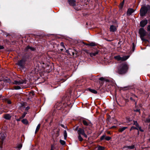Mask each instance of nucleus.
<instances>
[{
    "mask_svg": "<svg viewBox=\"0 0 150 150\" xmlns=\"http://www.w3.org/2000/svg\"><path fill=\"white\" fill-rule=\"evenodd\" d=\"M136 104H137V103H136V102H135V104L136 105Z\"/></svg>",
    "mask_w": 150,
    "mask_h": 150,
    "instance_id": "5fc2aeb1",
    "label": "nucleus"
},
{
    "mask_svg": "<svg viewBox=\"0 0 150 150\" xmlns=\"http://www.w3.org/2000/svg\"><path fill=\"white\" fill-rule=\"evenodd\" d=\"M54 146L53 145H52L51 146V149L50 150H54Z\"/></svg>",
    "mask_w": 150,
    "mask_h": 150,
    "instance_id": "c9c22d12",
    "label": "nucleus"
},
{
    "mask_svg": "<svg viewBox=\"0 0 150 150\" xmlns=\"http://www.w3.org/2000/svg\"><path fill=\"white\" fill-rule=\"evenodd\" d=\"M78 134L79 135L81 134L83 135L86 138L87 137V135L85 134L84 130L81 128H79L78 130Z\"/></svg>",
    "mask_w": 150,
    "mask_h": 150,
    "instance_id": "0eeeda50",
    "label": "nucleus"
},
{
    "mask_svg": "<svg viewBox=\"0 0 150 150\" xmlns=\"http://www.w3.org/2000/svg\"><path fill=\"white\" fill-rule=\"evenodd\" d=\"M149 140H150V139H149Z\"/></svg>",
    "mask_w": 150,
    "mask_h": 150,
    "instance_id": "052dcab7",
    "label": "nucleus"
},
{
    "mask_svg": "<svg viewBox=\"0 0 150 150\" xmlns=\"http://www.w3.org/2000/svg\"><path fill=\"white\" fill-rule=\"evenodd\" d=\"M130 99L132 100V101H133L134 102H135V99H134V98H133L132 97H131L130 98Z\"/></svg>",
    "mask_w": 150,
    "mask_h": 150,
    "instance_id": "a19ab883",
    "label": "nucleus"
},
{
    "mask_svg": "<svg viewBox=\"0 0 150 150\" xmlns=\"http://www.w3.org/2000/svg\"><path fill=\"white\" fill-rule=\"evenodd\" d=\"M128 68V66L126 63L121 64L118 67L117 72L119 74H124L127 71Z\"/></svg>",
    "mask_w": 150,
    "mask_h": 150,
    "instance_id": "f257e3e1",
    "label": "nucleus"
},
{
    "mask_svg": "<svg viewBox=\"0 0 150 150\" xmlns=\"http://www.w3.org/2000/svg\"><path fill=\"white\" fill-rule=\"evenodd\" d=\"M123 4H124V1L122 2L121 3H120V5H119V7L120 8H122L123 6Z\"/></svg>",
    "mask_w": 150,
    "mask_h": 150,
    "instance_id": "2f4dec72",
    "label": "nucleus"
},
{
    "mask_svg": "<svg viewBox=\"0 0 150 150\" xmlns=\"http://www.w3.org/2000/svg\"><path fill=\"white\" fill-rule=\"evenodd\" d=\"M88 45L90 46H94L96 45L95 43L93 42H91Z\"/></svg>",
    "mask_w": 150,
    "mask_h": 150,
    "instance_id": "c85d7f7f",
    "label": "nucleus"
},
{
    "mask_svg": "<svg viewBox=\"0 0 150 150\" xmlns=\"http://www.w3.org/2000/svg\"><path fill=\"white\" fill-rule=\"evenodd\" d=\"M40 124H39L38 125V126L37 127V128H36V130L35 131V133H37L38 132V130H39V129L40 128Z\"/></svg>",
    "mask_w": 150,
    "mask_h": 150,
    "instance_id": "aec40b11",
    "label": "nucleus"
},
{
    "mask_svg": "<svg viewBox=\"0 0 150 150\" xmlns=\"http://www.w3.org/2000/svg\"><path fill=\"white\" fill-rule=\"evenodd\" d=\"M14 89L16 90H18L21 88L20 86H15L13 87Z\"/></svg>",
    "mask_w": 150,
    "mask_h": 150,
    "instance_id": "bb28decb",
    "label": "nucleus"
},
{
    "mask_svg": "<svg viewBox=\"0 0 150 150\" xmlns=\"http://www.w3.org/2000/svg\"><path fill=\"white\" fill-rule=\"evenodd\" d=\"M135 112H139V110H138V109H137V110H135Z\"/></svg>",
    "mask_w": 150,
    "mask_h": 150,
    "instance_id": "de8ad7c7",
    "label": "nucleus"
},
{
    "mask_svg": "<svg viewBox=\"0 0 150 150\" xmlns=\"http://www.w3.org/2000/svg\"><path fill=\"white\" fill-rule=\"evenodd\" d=\"M131 96L133 98H134L135 99L136 98H137V96L134 94H132Z\"/></svg>",
    "mask_w": 150,
    "mask_h": 150,
    "instance_id": "72a5a7b5",
    "label": "nucleus"
},
{
    "mask_svg": "<svg viewBox=\"0 0 150 150\" xmlns=\"http://www.w3.org/2000/svg\"><path fill=\"white\" fill-rule=\"evenodd\" d=\"M134 11V10L132 8H129L127 11V14L128 16H129L133 13Z\"/></svg>",
    "mask_w": 150,
    "mask_h": 150,
    "instance_id": "ddd939ff",
    "label": "nucleus"
},
{
    "mask_svg": "<svg viewBox=\"0 0 150 150\" xmlns=\"http://www.w3.org/2000/svg\"><path fill=\"white\" fill-rule=\"evenodd\" d=\"M64 139H66L67 137V132L66 130H64Z\"/></svg>",
    "mask_w": 150,
    "mask_h": 150,
    "instance_id": "b1692460",
    "label": "nucleus"
},
{
    "mask_svg": "<svg viewBox=\"0 0 150 150\" xmlns=\"http://www.w3.org/2000/svg\"><path fill=\"white\" fill-rule=\"evenodd\" d=\"M78 138L79 141L82 142L83 140V139L81 136V135L79 134V135Z\"/></svg>",
    "mask_w": 150,
    "mask_h": 150,
    "instance_id": "393cba45",
    "label": "nucleus"
},
{
    "mask_svg": "<svg viewBox=\"0 0 150 150\" xmlns=\"http://www.w3.org/2000/svg\"><path fill=\"white\" fill-rule=\"evenodd\" d=\"M22 147V145L21 144H20L18 145L17 146V148L19 149H20Z\"/></svg>",
    "mask_w": 150,
    "mask_h": 150,
    "instance_id": "4c0bfd02",
    "label": "nucleus"
},
{
    "mask_svg": "<svg viewBox=\"0 0 150 150\" xmlns=\"http://www.w3.org/2000/svg\"><path fill=\"white\" fill-rule=\"evenodd\" d=\"M60 45L61 46H62V47H64V44H63V43L62 42L60 43Z\"/></svg>",
    "mask_w": 150,
    "mask_h": 150,
    "instance_id": "c03bdc74",
    "label": "nucleus"
},
{
    "mask_svg": "<svg viewBox=\"0 0 150 150\" xmlns=\"http://www.w3.org/2000/svg\"><path fill=\"white\" fill-rule=\"evenodd\" d=\"M83 123L85 125L87 126L88 125V123L87 122L86 120H83Z\"/></svg>",
    "mask_w": 150,
    "mask_h": 150,
    "instance_id": "5701e85b",
    "label": "nucleus"
},
{
    "mask_svg": "<svg viewBox=\"0 0 150 150\" xmlns=\"http://www.w3.org/2000/svg\"><path fill=\"white\" fill-rule=\"evenodd\" d=\"M82 6L79 4H75L74 6V9L77 11L81 10L82 8Z\"/></svg>",
    "mask_w": 150,
    "mask_h": 150,
    "instance_id": "1a4fd4ad",
    "label": "nucleus"
},
{
    "mask_svg": "<svg viewBox=\"0 0 150 150\" xmlns=\"http://www.w3.org/2000/svg\"><path fill=\"white\" fill-rule=\"evenodd\" d=\"M11 116L8 114H6L4 115V118L7 120H9L11 118Z\"/></svg>",
    "mask_w": 150,
    "mask_h": 150,
    "instance_id": "f3484780",
    "label": "nucleus"
},
{
    "mask_svg": "<svg viewBox=\"0 0 150 150\" xmlns=\"http://www.w3.org/2000/svg\"><path fill=\"white\" fill-rule=\"evenodd\" d=\"M88 90L90 91L93 93L96 94L97 93V91L94 89H92L90 88H89Z\"/></svg>",
    "mask_w": 150,
    "mask_h": 150,
    "instance_id": "6ab92c4d",
    "label": "nucleus"
},
{
    "mask_svg": "<svg viewBox=\"0 0 150 150\" xmlns=\"http://www.w3.org/2000/svg\"><path fill=\"white\" fill-rule=\"evenodd\" d=\"M99 80L100 81H99V83L101 86L103 84L105 81H109V80L105 77H101L99 79Z\"/></svg>",
    "mask_w": 150,
    "mask_h": 150,
    "instance_id": "423d86ee",
    "label": "nucleus"
},
{
    "mask_svg": "<svg viewBox=\"0 0 150 150\" xmlns=\"http://www.w3.org/2000/svg\"><path fill=\"white\" fill-rule=\"evenodd\" d=\"M130 87L129 86H125L122 88V89L123 90H127L129 89Z\"/></svg>",
    "mask_w": 150,
    "mask_h": 150,
    "instance_id": "4be33fe9",
    "label": "nucleus"
},
{
    "mask_svg": "<svg viewBox=\"0 0 150 150\" xmlns=\"http://www.w3.org/2000/svg\"><path fill=\"white\" fill-rule=\"evenodd\" d=\"M147 21L145 20L141 21L140 23V25L142 27H144L147 23Z\"/></svg>",
    "mask_w": 150,
    "mask_h": 150,
    "instance_id": "9d476101",
    "label": "nucleus"
},
{
    "mask_svg": "<svg viewBox=\"0 0 150 150\" xmlns=\"http://www.w3.org/2000/svg\"><path fill=\"white\" fill-rule=\"evenodd\" d=\"M98 51H96L95 53H89L90 56L91 57L96 56V55L98 54Z\"/></svg>",
    "mask_w": 150,
    "mask_h": 150,
    "instance_id": "dca6fc26",
    "label": "nucleus"
},
{
    "mask_svg": "<svg viewBox=\"0 0 150 150\" xmlns=\"http://www.w3.org/2000/svg\"><path fill=\"white\" fill-rule=\"evenodd\" d=\"M104 149V147L101 146H99L98 147V150H103Z\"/></svg>",
    "mask_w": 150,
    "mask_h": 150,
    "instance_id": "a878e982",
    "label": "nucleus"
},
{
    "mask_svg": "<svg viewBox=\"0 0 150 150\" xmlns=\"http://www.w3.org/2000/svg\"><path fill=\"white\" fill-rule=\"evenodd\" d=\"M145 121V122H150V118L146 119Z\"/></svg>",
    "mask_w": 150,
    "mask_h": 150,
    "instance_id": "e433bc0d",
    "label": "nucleus"
},
{
    "mask_svg": "<svg viewBox=\"0 0 150 150\" xmlns=\"http://www.w3.org/2000/svg\"><path fill=\"white\" fill-rule=\"evenodd\" d=\"M7 102L8 104H11V101L9 100H7Z\"/></svg>",
    "mask_w": 150,
    "mask_h": 150,
    "instance_id": "37998d69",
    "label": "nucleus"
},
{
    "mask_svg": "<svg viewBox=\"0 0 150 150\" xmlns=\"http://www.w3.org/2000/svg\"><path fill=\"white\" fill-rule=\"evenodd\" d=\"M86 52L87 53H88V51L87 50H86Z\"/></svg>",
    "mask_w": 150,
    "mask_h": 150,
    "instance_id": "3c124183",
    "label": "nucleus"
},
{
    "mask_svg": "<svg viewBox=\"0 0 150 150\" xmlns=\"http://www.w3.org/2000/svg\"><path fill=\"white\" fill-rule=\"evenodd\" d=\"M60 143L62 145H64L65 144V142L64 141L60 140Z\"/></svg>",
    "mask_w": 150,
    "mask_h": 150,
    "instance_id": "7c9ffc66",
    "label": "nucleus"
},
{
    "mask_svg": "<svg viewBox=\"0 0 150 150\" xmlns=\"http://www.w3.org/2000/svg\"><path fill=\"white\" fill-rule=\"evenodd\" d=\"M4 47L3 46L0 45V50L3 49Z\"/></svg>",
    "mask_w": 150,
    "mask_h": 150,
    "instance_id": "79ce46f5",
    "label": "nucleus"
},
{
    "mask_svg": "<svg viewBox=\"0 0 150 150\" xmlns=\"http://www.w3.org/2000/svg\"><path fill=\"white\" fill-rule=\"evenodd\" d=\"M133 129H137L138 130H139V128L137 127H134V126H132L131 127L130 131H131V130H133Z\"/></svg>",
    "mask_w": 150,
    "mask_h": 150,
    "instance_id": "412c9836",
    "label": "nucleus"
},
{
    "mask_svg": "<svg viewBox=\"0 0 150 150\" xmlns=\"http://www.w3.org/2000/svg\"><path fill=\"white\" fill-rule=\"evenodd\" d=\"M111 137H107L105 138V139L107 140H109L111 139Z\"/></svg>",
    "mask_w": 150,
    "mask_h": 150,
    "instance_id": "f704fd0d",
    "label": "nucleus"
},
{
    "mask_svg": "<svg viewBox=\"0 0 150 150\" xmlns=\"http://www.w3.org/2000/svg\"><path fill=\"white\" fill-rule=\"evenodd\" d=\"M129 58L128 56H124L121 57L120 56L118 55L115 56L114 58L118 61H123L127 60Z\"/></svg>",
    "mask_w": 150,
    "mask_h": 150,
    "instance_id": "20e7f679",
    "label": "nucleus"
},
{
    "mask_svg": "<svg viewBox=\"0 0 150 150\" xmlns=\"http://www.w3.org/2000/svg\"><path fill=\"white\" fill-rule=\"evenodd\" d=\"M61 126H62V127H63V126H63V125H61Z\"/></svg>",
    "mask_w": 150,
    "mask_h": 150,
    "instance_id": "6e6d98bb",
    "label": "nucleus"
},
{
    "mask_svg": "<svg viewBox=\"0 0 150 150\" xmlns=\"http://www.w3.org/2000/svg\"><path fill=\"white\" fill-rule=\"evenodd\" d=\"M27 113L26 112H24L22 116L21 117V118H24L25 116L26 115V114Z\"/></svg>",
    "mask_w": 150,
    "mask_h": 150,
    "instance_id": "473e14b6",
    "label": "nucleus"
},
{
    "mask_svg": "<svg viewBox=\"0 0 150 150\" xmlns=\"http://www.w3.org/2000/svg\"><path fill=\"white\" fill-rule=\"evenodd\" d=\"M1 96H0V98H1Z\"/></svg>",
    "mask_w": 150,
    "mask_h": 150,
    "instance_id": "4d7b16f0",
    "label": "nucleus"
},
{
    "mask_svg": "<svg viewBox=\"0 0 150 150\" xmlns=\"http://www.w3.org/2000/svg\"><path fill=\"white\" fill-rule=\"evenodd\" d=\"M72 54L73 55H74V53L73 52H72Z\"/></svg>",
    "mask_w": 150,
    "mask_h": 150,
    "instance_id": "603ef678",
    "label": "nucleus"
},
{
    "mask_svg": "<svg viewBox=\"0 0 150 150\" xmlns=\"http://www.w3.org/2000/svg\"><path fill=\"white\" fill-rule=\"evenodd\" d=\"M107 133H108V134H110V131H108V132H107Z\"/></svg>",
    "mask_w": 150,
    "mask_h": 150,
    "instance_id": "8fccbe9b",
    "label": "nucleus"
},
{
    "mask_svg": "<svg viewBox=\"0 0 150 150\" xmlns=\"http://www.w3.org/2000/svg\"><path fill=\"white\" fill-rule=\"evenodd\" d=\"M134 124L133 125H135L136 127L139 128V130L142 132H143L144 130L142 129V127H141L139 126V124L136 121H133Z\"/></svg>",
    "mask_w": 150,
    "mask_h": 150,
    "instance_id": "6e6552de",
    "label": "nucleus"
},
{
    "mask_svg": "<svg viewBox=\"0 0 150 150\" xmlns=\"http://www.w3.org/2000/svg\"><path fill=\"white\" fill-rule=\"evenodd\" d=\"M132 45H133V47H134V43H132Z\"/></svg>",
    "mask_w": 150,
    "mask_h": 150,
    "instance_id": "864d4df0",
    "label": "nucleus"
},
{
    "mask_svg": "<svg viewBox=\"0 0 150 150\" xmlns=\"http://www.w3.org/2000/svg\"><path fill=\"white\" fill-rule=\"evenodd\" d=\"M68 1L70 6H73L76 4L75 0H68Z\"/></svg>",
    "mask_w": 150,
    "mask_h": 150,
    "instance_id": "9b49d317",
    "label": "nucleus"
},
{
    "mask_svg": "<svg viewBox=\"0 0 150 150\" xmlns=\"http://www.w3.org/2000/svg\"><path fill=\"white\" fill-rule=\"evenodd\" d=\"M25 125H27L28 123V121L26 119H23L21 121Z\"/></svg>",
    "mask_w": 150,
    "mask_h": 150,
    "instance_id": "a211bd4d",
    "label": "nucleus"
},
{
    "mask_svg": "<svg viewBox=\"0 0 150 150\" xmlns=\"http://www.w3.org/2000/svg\"><path fill=\"white\" fill-rule=\"evenodd\" d=\"M105 135H103L100 138V140H103L104 138L105 139Z\"/></svg>",
    "mask_w": 150,
    "mask_h": 150,
    "instance_id": "58836bf2",
    "label": "nucleus"
},
{
    "mask_svg": "<svg viewBox=\"0 0 150 150\" xmlns=\"http://www.w3.org/2000/svg\"><path fill=\"white\" fill-rule=\"evenodd\" d=\"M128 128L127 127H120L118 129V131L120 132H122L124 131L125 129Z\"/></svg>",
    "mask_w": 150,
    "mask_h": 150,
    "instance_id": "2eb2a0df",
    "label": "nucleus"
},
{
    "mask_svg": "<svg viewBox=\"0 0 150 150\" xmlns=\"http://www.w3.org/2000/svg\"><path fill=\"white\" fill-rule=\"evenodd\" d=\"M149 21V23L150 24V19Z\"/></svg>",
    "mask_w": 150,
    "mask_h": 150,
    "instance_id": "13d9d810",
    "label": "nucleus"
},
{
    "mask_svg": "<svg viewBox=\"0 0 150 150\" xmlns=\"http://www.w3.org/2000/svg\"><path fill=\"white\" fill-rule=\"evenodd\" d=\"M25 62L24 60L22 59L18 62V64L20 67H23L24 64Z\"/></svg>",
    "mask_w": 150,
    "mask_h": 150,
    "instance_id": "4468645a",
    "label": "nucleus"
},
{
    "mask_svg": "<svg viewBox=\"0 0 150 150\" xmlns=\"http://www.w3.org/2000/svg\"><path fill=\"white\" fill-rule=\"evenodd\" d=\"M110 32H114L116 31L117 30L116 27L113 25H112L110 26Z\"/></svg>",
    "mask_w": 150,
    "mask_h": 150,
    "instance_id": "f8f14e48",
    "label": "nucleus"
},
{
    "mask_svg": "<svg viewBox=\"0 0 150 150\" xmlns=\"http://www.w3.org/2000/svg\"><path fill=\"white\" fill-rule=\"evenodd\" d=\"M139 33L140 35V37L142 40L143 41H144L145 40L144 38V37L146 35V32L143 28H141L139 30Z\"/></svg>",
    "mask_w": 150,
    "mask_h": 150,
    "instance_id": "7ed1b4c3",
    "label": "nucleus"
},
{
    "mask_svg": "<svg viewBox=\"0 0 150 150\" xmlns=\"http://www.w3.org/2000/svg\"><path fill=\"white\" fill-rule=\"evenodd\" d=\"M150 8L149 6H142L140 10V15L141 16H144L148 10Z\"/></svg>",
    "mask_w": 150,
    "mask_h": 150,
    "instance_id": "f03ea898",
    "label": "nucleus"
},
{
    "mask_svg": "<svg viewBox=\"0 0 150 150\" xmlns=\"http://www.w3.org/2000/svg\"><path fill=\"white\" fill-rule=\"evenodd\" d=\"M147 30L148 31H150V25L147 26Z\"/></svg>",
    "mask_w": 150,
    "mask_h": 150,
    "instance_id": "ea45409f",
    "label": "nucleus"
},
{
    "mask_svg": "<svg viewBox=\"0 0 150 150\" xmlns=\"http://www.w3.org/2000/svg\"><path fill=\"white\" fill-rule=\"evenodd\" d=\"M127 122H128L129 121H130V120H129V119L127 118Z\"/></svg>",
    "mask_w": 150,
    "mask_h": 150,
    "instance_id": "09e8293b",
    "label": "nucleus"
},
{
    "mask_svg": "<svg viewBox=\"0 0 150 150\" xmlns=\"http://www.w3.org/2000/svg\"><path fill=\"white\" fill-rule=\"evenodd\" d=\"M21 119L22 118H21V117H20V118L19 119H16V120L18 121H20Z\"/></svg>",
    "mask_w": 150,
    "mask_h": 150,
    "instance_id": "a18cd8bd",
    "label": "nucleus"
},
{
    "mask_svg": "<svg viewBox=\"0 0 150 150\" xmlns=\"http://www.w3.org/2000/svg\"><path fill=\"white\" fill-rule=\"evenodd\" d=\"M26 80H25L21 79V80H15L13 82V83L16 85H20L23 83H25Z\"/></svg>",
    "mask_w": 150,
    "mask_h": 150,
    "instance_id": "39448f33",
    "label": "nucleus"
},
{
    "mask_svg": "<svg viewBox=\"0 0 150 150\" xmlns=\"http://www.w3.org/2000/svg\"><path fill=\"white\" fill-rule=\"evenodd\" d=\"M27 50H28L29 49H30V50H34V48H33L32 47H31L30 46H27L26 47Z\"/></svg>",
    "mask_w": 150,
    "mask_h": 150,
    "instance_id": "c756f323",
    "label": "nucleus"
},
{
    "mask_svg": "<svg viewBox=\"0 0 150 150\" xmlns=\"http://www.w3.org/2000/svg\"><path fill=\"white\" fill-rule=\"evenodd\" d=\"M149 127L150 128V125H149Z\"/></svg>",
    "mask_w": 150,
    "mask_h": 150,
    "instance_id": "bf43d9fd",
    "label": "nucleus"
},
{
    "mask_svg": "<svg viewBox=\"0 0 150 150\" xmlns=\"http://www.w3.org/2000/svg\"><path fill=\"white\" fill-rule=\"evenodd\" d=\"M116 127L115 126H113L112 127L110 128V129H112V128H115Z\"/></svg>",
    "mask_w": 150,
    "mask_h": 150,
    "instance_id": "49530a36",
    "label": "nucleus"
},
{
    "mask_svg": "<svg viewBox=\"0 0 150 150\" xmlns=\"http://www.w3.org/2000/svg\"><path fill=\"white\" fill-rule=\"evenodd\" d=\"M126 147L129 149H133L134 148V145H132L131 146H126Z\"/></svg>",
    "mask_w": 150,
    "mask_h": 150,
    "instance_id": "cd10ccee",
    "label": "nucleus"
}]
</instances>
